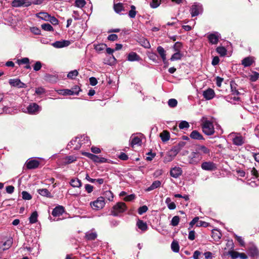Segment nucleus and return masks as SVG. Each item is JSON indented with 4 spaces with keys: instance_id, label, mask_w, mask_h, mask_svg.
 Instances as JSON below:
<instances>
[{
    "instance_id": "1",
    "label": "nucleus",
    "mask_w": 259,
    "mask_h": 259,
    "mask_svg": "<svg viewBox=\"0 0 259 259\" xmlns=\"http://www.w3.org/2000/svg\"><path fill=\"white\" fill-rule=\"evenodd\" d=\"M203 132L206 135L210 136L214 134V128L212 122L205 120L202 124Z\"/></svg>"
},
{
    "instance_id": "2",
    "label": "nucleus",
    "mask_w": 259,
    "mask_h": 259,
    "mask_svg": "<svg viewBox=\"0 0 259 259\" xmlns=\"http://www.w3.org/2000/svg\"><path fill=\"white\" fill-rule=\"evenodd\" d=\"M126 209V205L124 202H118L113 206L111 214L113 216H117L119 213L124 212Z\"/></svg>"
},
{
    "instance_id": "3",
    "label": "nucleus",
    "mask_w": 259,
    "mask_h": 259,
    "mask_svg": "<svg viewBox=\"0 0 259 259\" xmlns=\"http://www.w3.org/2000/svg\"><path fill=\"white\" fill-rule=\"evenodd\" d=\"M79 142L80 143L81 146L83 145H84V146H90L91 144L88 137L82 136L80 138L77 137L71 140L68 144V146H70L71 145H75L76 143L78 144Z\"/></svg>"
},
{
    "instance_id": "4",
    "label": "nucleus",
    "mask_w": 259,
    "mask_h": 259,
    "mask_svg": "<svg viewBox=\"0 0 259 259\" xmlns=\"http://www.w3.org/2000/svg\"><path fill=\"white\" fill-rule=\"evenodd\" d=\"M229 136L232 138V142L236 146H242L245 142V139L240 134L232 133Z\"/></svg>"
},
{
    "instance_id": "5",
    "label": "nucleus",
    "mask_w": 259,
    "mask_h": 259,
    "mask_svg": "<svg viewBox=\"0 0 259 259\" xmlns=\"http://www.w3.org/2000/svg\"><path fill=\"white\" fill-rule=\"evenodd\" d=\"M105 205V198L103 196L98 197L95 201L90 203L91 207L96 210L102 209L104 207Z\"/></svg>"
},
{
    "instance_id": "6",
    "label": "nucleus",
    "mask_w": 259,
    "mask_h": 259,
    "mask_svg": "<svg viewBox=\"0 0 259 259\" xmlns=\"http://www.w3.org/2000/svg\"><path fill=\"white\" fill-rule=\"evenodd\" d=\"M40 110L41 108L36 103H33L28 105L26 108V110H23V111L29 114H36L38 113Z\"/></svg>"
},
{
    "instance_id": "7",
    "label": "nucleus",
    "mask_w": 259,
    "mask_h": 259,
    "mask_svg": "<svg viewBox=\"0 0 259 259\" xmlns=\"http://www.w3.org/2000/svg\"><path fill=\"white\" fill-rule=\"evenodd\" d=\"M202 6L199 3H195L191 6L190 10V13L192 17L198 16L202 12Z\"/></svg>"
},
{
    "instance_id": "8",
    "label": "nucleus",
    "mask_w": 259,
    "mask_h": 259,
    "mask_svg": "<svg viewBox=\"0 0 259 259\" xmlns=\"http://www.w3.org/2000/svg\"><path fill=\"white\" fill-rule=\"evenodd\" d=\"M201 159L202 157L200 153H199L197 151L192 152L189 156V163L193 165L197 164Z\"/></svg>"
},
{
    "instance_id": "9",
    "label": "nucleus",
    "mask_w": 259,
    "mask_h": 259,
    "mask_svg": "<svg viewBox=\"0 0 259 259\" xmlns=\"http://www.w3.org/2000/svg\"><path fill=\"white\" fill-rule=\"evenodd\" d=\"M201 168L205 170H213L217 168L215 163L212 162H203L201 164Z\"/></svg>"
},
{
    "instance_id": "10",
    "label": "nucleus",
    "mask_w": 259,
    "mask_h": 259,
    "mask_svg": "<svg viewBox=\"0 0 259 259\" xmlns=\"http://www.w3.org/2000/svg\"><path fill=\"white\" fill-rule=\"evenodd\" d=\"M220 37V34L218 32H215L208 34L207 38L210 44L215 45L218 44Z\"/></svg>"
},
{
    "instance_id": "11",
    "label": "nucleus",
    "mask_w": 259,
    "mask_h": 259,
    "mask_svg": "<svg viewBox=\"0 0 259 259\" xmlns=\"http://www.w3.org/2000/svg\"><path fill=\"white\" fill-rule=\"evenodd\" d=\"M183 170L180 167L175 166L171 168L170 170V175L174 178H178L182 175Z\"/></svg>"
},
{
    "instance_id": "12",
    "label": "nucleus",
    "mask_w": 259,
    "mask_h": 259,
    "mask_svg": "<svg viewBox=\"0 0 259 259\" xmlns=\"http://www.w3.org/2000/svg\"><path fill=\"white\" fill-rule=\"evenodd\" d=\"M12 5L14 7H28L30 6L28 0H14Z\"/></svg>"
},
{
    "instance_id": "13",
    "label": "nucleus",
    "mask_w": 259,
    "mask_h": 259,
    "mask_svg": "<svg viewBox=\"0 0 259 259\" xmlns=\"http://www.w3.org/2000/svg\"><path fill=\"white\" fill-rule=\"evenodd\" d=\"M203 96L206 100H209L213 99L215 96V93L213 90L209 88L203 92Z\"/></svg>"
},
{
    "instance_id": "14",
    "label": "nucleus",
    "mask_w": 259,
    "mask_h": 259,
    "mask_svg": "<svg viewBox=\"0 0 259 259\" xmlns=\"http://www.w3.org/2000/svg\"><path fill=\"white\" fill-rule=\"evenodd\" d=\"M70 42L69 40H63L56 41L52 44V46L56 48H62L69 46Z\"/></svg>"
},
{
    "instance_id": "15",
    "label": "nucleus",
    "mask_w": 259,
    "mask_h": 259,
    "mask_svg": "<svg viewBox=\"0 0 259 259\" xmlns=\"http://www.w3.org/2000/svg\"><path fill=\"white\" fill-rule=\"evenodd\" d=\"M39 165V162L36 159H31L27 161L26 165L28 169H34L37 168Z\"/></svg>"
},
{
    "instance_id": "16",
    "label": "nucleus",
    "mask_w": 259,
    "mask_h": 259,
    "mask_svg": "<svg viewBox=\"0 0 259 259\" xmlns=\"http://www.w3.org/2000/svg\"><path fill=\"white\" fill-rule=\"evenodd\" d=\"M16 63L19 65H21L22 64H25L26 66L24 67L25 69H29L31 68L30 66V61L28 58L25 57L21 59H18L16 61Z\"/></svg>"
},
{
    "instance_id": "17",
    "label": "nucleus",
    "mask_w": 259,
    "mask_h": 259,
    "mask_svg": "<svg viewBox=\"0 0 259 259\" xmlns=\"http://www.w3.org/2000/svg\"><path fill=\"white\" fill-rule=\"evenodd\" d=\"M64 212V208L62 206H56L52 211V214L54 217H59L62 215Z\"/></svg>"
},
{
    "instance_id": "18",
    "label": "nucleus",
    "mask_w": 259,
    "mask_h": 259,
    "mask_svg": "<svg viewBox=\"0 0 259 259\" xmlns=\"http://www.w3.org/2000/svg\"><path fill=\"white\" fill-rule=\"evenodd\" d=\"M9 83L13 87L18 88H24V83L22 82L19 79H11L9 80Z\"/></svg>"
},
{
    "instance_id": "19",
    "label": "nucleus",
    "mask_w": 259,
    "mask_h": 259,
    "mask_svg": "<svg viewBox=\"0 0 259 259\" xmlns=\"http://www.w3.org/2000/svg\"><path fill=\"white\" fill-rule=\"evenodd\" d=\"M254 62V59L252 57H247L242 60V64L244 67H246L250 66Z\"/></svg>"
},
{
    "instance_id": "20",
    "label": "nucleus",
    "mask_w": 259,
    "mask_h": 259,
    "mask_svg": "<svg viewBox=\"0 0 259 259\" xmlns=\"http://www.w3.org/2000/svg\"><path fill=\"white\" fill-rule=\"evenodd\" d=\"M196 151L200 153V154H208L209 155L210 151V150L207 148L206 146L204 145H199L197 148Z\"/></svg>"
},
{
    "instance_id": "21",
    "label": "nucleus",
    "mask_w": 259,
    "mask_h": 259,
    "mask_svg": "<svg viewBox=\"0 0 259 259\" xmlns=\"http://www.w3.org/2000/svg\"><path fill=\"white\" fill-rule=\"evenodd\" d=\"M190 137L191 139L194 140H201L204 139L203 136L196 130H194L191 133Z\"/></svg>"
},
{
    "instance_id": "22",
    "label": "nucleus",
    "mask_w": 259,
    "mask_h": 259,
    "mask_svg": "<svg viewBox=\"0 0 259 259\" xmlns=\"http://www.w3.org/2000/svg\"><path fill=\"white\" fill-rule=\"evenodd\" d=\"M235 84H231V93L232 95H234V97H231V98H233L234 100L235 101H238L239 100V98L237 96L239 94V92L236 89Z\"/></svg>"
},
{
    "instance_id": "23",
    "label": "nucleus",
    "mask_w": 259,
    "mask_h": 259,
    "mask_svg": "<svg viewBox=\"0 0 259 259\" xmlns=\"http://www.w3.org/2000/svg\"><path fill=\"white\" fill-rule=\"evenodd\" d=\"M211 234V237L215 241H219L222 237L221 232L217 229H213Z\"/></svg>"
},
{
    "instance_id": "24",
    "label": "nucleus",
    "mask_w": 259,
    "mask_h": 259,
    "mask_svg": "<svg viewBox=\"0 0 259 259\" xmlns=\"http://www.w3.org/2000/svg\"><path fill=\"white\" fill-rule=\"evenodd\" d=\"M46 81L50 82H56L58 80V76L56 75L47 74L45 75Z\"/></svg>"
},
{
    "instance_id": "25",
    "label": "nucleus",
    "mask_w": 259,
    "mask_h": 259,
    "mask_svg": "<svg viewBox=\"0 0 259 259\" xmlns=\"http://www.w3.org/2000/svg\"><path fill=\"white\" fill-rule=\"evenodd\" d=\"M35 15L37 18L46 21H48L49 18H50V15L46 12H40L36 14Z\"/></svg>"
},
{
    "instance_id": "26",
    "label": "nucleus",
    "mask_w": 259,
    "mask_h": 259,
    "mask_svg": "<svg viewBox=\"0 0 259 259\" xmlns=\"http://www.w3.org/2000/svg\"><path fill=\"white\" fill-rule=\"evenodd\" d=\"M161 183L160 181H154L152 185L147 188L145 190L146 191H150L155 189H156L160 186Z\"/></svg>"
},
{
    "instance_id": "27",
    "label": "nucleus",
    "mask_w": 259,
    "mask_h": 259,
    "mask_svg": "<svg viewBox=\"0 0 259 259\" xmlns=\"http://www.w3.org/2000/svg\"><path fill=\"white\" fill-rule=\"evenodd\" d=\"M137 226L139 229H140L143 231H145L148 229V226L146 223L140 220H138V221H137Z\"/></svg>"
},
{
    "instance_id": "28",
    "label": "nucleus",
    "mask_w": 259,
    "mask_h": 259,
    "mask_svg": "<svg viewBox=\"0 0 259 259\" xmlns=\"http://www.w3.org/2000/svg\"><path fill=\"white\" fill-rule=\"evenodd\" d=\"M157 51L162 58L163 62H165L166 59V52L161 46H158L157 48Z\"/></svg>"
},
{
    "instance_id": "29",
    "label": "nucleus",
    "mask_w": 259,
    "mask_h": 259,
    "mask_svg": "<svg viewBox=\"0 0 259 259\" xmlns=\"http://www.w3.org/2000/svg\"><path fill=\"white\" fill-rule=\"evenodd\" d=\"M97 237V234L96 232L90 231L85 233V238L89 240H93L95 239Z\"/></svg>"
},
{
    "instance_id": "30",
    "label": "nucleus",
    "mask_w": 259,
    "mask_h": 259,
    "mask_svg": "<svg viewBox=\"0 0 259 259\" xmlns=\"http://www.w3.org/2000/svg\"><path fill=\"white\" fill-rule=\"evenodd\" d=\"M140 57L135 52H131L128 54L127 56V60L129 61H139Z\"/></svg>"
},
{
    "instance_id": "31",
    "label": "nucleus",
    "mask_w": 259,
    "mask_h": 259,
    "mask_svg": "<svg viewBox=\"0 0 259 259\" xmlns=\"http://www.w3.org/2000/svg\"><path fill=\"white\" fill-rule=\"evenodd\" d=\"M70 184L74 188H80L82 185L81 181L77 178L71 179Z\"/></svg>"
},
{
    "instance_id": "32",
    "label": "nucleus",
    "mask_w": 259,
    "mask_h": 259,
    "mask_svg": "<svg viewBox=\"0 0 259 259\" xmlns=\"http://www.w3.org/2000/svg\"><path fill=\"white\" fill-rule=\"evenodd\" d=\"M113 8L115 12L118 14H119L120 12L124 10L123 4L121 3L114 4L113 6Z\"/></svg>"
},
{
    "instance_id": "33",
    "label": "nucleus",
    "mask_w": 259,
    "mask_h": 259,
    "mask_svg": "<svg viewBox=\"0 0 259 259\" xmlns=\"http://www.w3.org/2000/svg\"><path fill=\"white\" fill-rule=\"evenodd\" d=\"M227 255H230L232 259H236L239 257V253L232 250L231 251H229L228 252H224L223 254V256H226Z\"/></svg>"
},
{
    "instance_id": "34",
    "label": "nucleus",
    "mask_w": 259,
    "mask_h": 259,
    "mask_svg": "<svg viewBox=\"0 0 259 259\" xmlns=\"http://www.w3.org/2000/svg\"><path fill=\"white\" fill-rule=\"evenodd\" d=\"M160 137L163 142H167L170 138V135L168 132L163 131L160 134Z\"/></svg>"
},
{
    "instance_id": "35",
    "label": "nucleus",
    "mask_w": 259,
    "mask_h": 259,
    "mask_svg": "<svg viewBox=\"0 0 259 259\" xmlns=\"http://www.w3.org/2000/svg\"><path fill=\"white\" fill-rule=\"evenodd\" d=\"M57 92L59 94L62 95L63 96L73 95V94L76 93V92H73L69 89L60 90H58L57 91Z\"/></svg>"
},
{
    "instance_id": "36",
    "label": "nucleus",
    "mask_w": 259,
    "mask_h": 259,
    "mask_svg": "<svg viewBox=\"0 0 259 259\" xmlns=\"http://www.w3.org/2000/svg\"><path fill=\"white\" fill-rule=\"evenodd\" d=\"M76 160V157L74 156H66L63 159V163L65 164L71 163Z\"/></svg>"
},
{
    "instance_id": "37",
    "label": "nucleus",
    "mask_w": 259,
    "mask_h": 259,
    "mask_svg": "<svg viewBox=\"0 0 259 259\" xmlns=\"http://www.w3.org/2000/svg\"><path fill=\"white\" fill-rule=\"evenodd\" d=\"M165 203L167 204L168 209L170 210H174L176 208L175 203L173 202H171V199L169 197L166 198Z\"/></svg>"
},
{
    "instance_id": "38",
    "label": "nucleus",
    "mask_w": 259,
    "mask_h": 259,
    "mask_svg": "<svg viewBox=\"0 0 259 259\" xmlns=\"http://www.w3.org/2000/svg\"><path fill=\"white\" fill-rule=\"evenodd\" d=\"M104 198H106L110 201H112L114 198L113 193L111 191H106L103 193Z\"/></svg>"
},
{
    "instance_id": "39",
    "label": "nucleus",
    "mask_w": 259,
    "mask_h": 259,
    "mask_svg": "<svg viewBox=\"0 0 259 259\" xmlns=\"http://www.w3.org/2000/svg\"><path fill=\"white\" fill-rule=\"evenodd\" d=\"M38 214L36 211H33L29 218L30 224H34L37 221Z\"/></svg>"
},
{
    "instance_id": "40",
    "label": "nucleus",
    "mask_w": 259,
    "mask_h": 259,
    "mask_svg": "<svg viewBox=\"0 0 259 259\" xmlns=\"http://www.w3.org/2000/svg\"><path fill=\"white\" fill-rule=\"evenodd\" d=\"M38 192L41 196H46L50 198L52 197L51 193L47 189H39L38 190Z\"/></svg>"
},
{
    "instance_id": "41",
    "label": "nucleus",
    "mask_w": 259,
    "mask_h": 259,
    "mask_svg": "<svg viewBox=\"0 0 259 259\" xmlns=\"http://www.w3.org/2000/svg\"><path fill=\"white\" fill-rule=\"evenodd\" d=\"M172 152V150H171L170 151L168 152V153L166 155V156L164 158V162H169L174 158L175 156L177 154L176 153H174L173 155H172L171 153Z\"/></svg>"
},
{
    "instance_id": "42",
    "label": "nucleus",
    "mask_w": 259,
    "mask_h": 259,
    "mask_svg": "<svg viewBox=\"0 0 259 259\" xmlns=\"http://www.w3.org/2000/svg\"><path fill=\"white\" fill-rule=\"evenodd\" d=\"M131 10L128 12V16L131 18H135L137 12L136 10V7L134 5L131 6Z\"/></svg>"
},
{
    "instance_id": "43",
    "label": "nucleus",
    "mask_w": 259,
    "mask_h": 259,
    "mask_svg": "<svg viewBox=\"0 0 259 259\" xmlns=\"http://www.w3.org/2000/svg\"><path fill=\"white\" fill-rule=\"evenodd\" d=\"M182 57V54L180 53V52H177L171 56L170 60L171 61H174L176 60H180Z\"/></svg>"
},
{
    "instance_id": "44",
    "label": "nucleus",
    "mask_w": 259,
    "mask_h": 259,
    "mask_svg": "<svg viewBox=\"0 0 259 259\" xmlns=\"http://www.w3.org/2000/svg\"><path fill=\"white\" fill-rule=\"evenodd\" d=\"M106 47L107 45L105 44H100L94 45V49L98 52H100L104 50Z\"/></svg>"
},
{
    "instance_id": "45",
    "label": "nucleus",
    "mask_w": 259,
    "mask_h": 259,
    "mask_svg": "<svg viewBox=\"0 0 259 259\" xmlns=\"http://www.w3.org/2000/svg\"><path fill=\"white\" fill-rule=\"evenodd\" d=\"M226 247L224 248L225 250L228 249L231 251L234 249V244L232 240H228L226 243Z\"/></svg>"
},
{
    "instance_id": "46",
    "label": "nucleus",
    "mask_w": 259,
    "mask_h": 259,
    "mask_svg": "<svg viewBox=\"0 0 259 259\" xmlns=\"http://www.w3.org/2000/svg\"><path fill=\"white\" fill-rule=\"evenodd\" d=\"M216 51L221 56H225L227 53V50L224 47H218L216 49Z\"/></svg>"
},
{
    "instance_id": "47",
    "label": "nucleus",
    "mask_w": 259,
    "mask_h": 259,
    "mask_svg": "<svg viewBox=\"0 0 259 259\" xmlns=\"http://www.w3.org/2000/svg\"><path fill=\"white\" fill-rule=\"evenodd\" d=\"M78 75V72L77 70H72L67 74V77L70 79H74Z\"/></svg>"
},
{
    "instance_id": "48",
    "label": "nucleus",
    "mask_w": 259,
    "mask_h": 259,
    "mask_svg": "<svg viewBox=\"0 0 259 259\" xmlns=\"http://www.w3.org/2000/svg\"><path fill=\"white\" fill-rule=\"evenodd\" d=\"M190 125L189 122L185 120H183L180 122L179 125V127L181 130L187 129L189 127Z\"/></svg>"
},
{
    "instance_id": "49",
    "label": "nucleus",
    "mask_w": 259,
    "mask_h": 259,
    "mask_svg": "<svg viewBox=\"0 0 259 259\" xmlns=\"http://www.w3.org/2000/svg\"><path fill=\"white\" fill-rule=\"evenodd\" d=\"M179 222L180 217L179 216L176 215L172 218L170 222V225L174 227H175L178 225Z\"/></svg>"
},
{
    "instance_id": "50",
    "label": "nucleus",
    "mask_w": 259,
    "mask_h": 259,
    "mask_svg": "<svg viewBox=\"0 0 259 259\" xmlns=\"http://www.w3.org/2000/svg\"><path fill=\"white\" fill-rule=\"evenodd\" d=\"M41 28L45 31H54L53 27L48 23L43 24L41 25Z\"/></svg>"
},
{
    "instance_id": "51",
    "label": "nucleus",
    "mask_w": 259,
    "mask_h": 259,
    "mask_svg": "<svg viewBox=\"0 0 259 259\" xmlns=\"http://www.w3.org/2000/svg\"><path fill=\"white\" fill-rule=\"evenodd\" d=\"M171 248L172 250L175 252H178L179 251V245L177 242L173 241L171 244Z\"/></svg>"
},
{
    "instance_id": "52",
    "label": "nucleus",
    "mask_w": 259,
    "mask_h": 259,
    "mask_svg": "<svg viewBox=\"0 0 259 259\" xmlns=\"http://www.w3.org/2000/svg\"><path fill=\"white\" fill-rule=\"evenodd\" d=\"M249 253L251 256H256L258 255V250L255 247H251L249 249Z\"/></svg>"
},
{
    "instance_id": "53",
    "label": "nucleus",
    "mask_w": 259,
    "mask_h": 259,
    "mask_svg": "<svg viewBox=\"0 0 259 259\" xmlns=\"http://www.w3.org/2000/svg\"><path fill=\"white\" fill-rule=\"evenodd\" d=\"M141 143V140L140 138H138V137H135L132 139L131 144L132 146L133 147L135 145H140Z\"/></svg>"
},
{
    "instance_id": "54",
    "label": "nucleus",
    "mask_w": 259,
    "mask_h": 259,
    "mask_svg": "<svg viewBox=\"0 0 259 259\" xmlns=\"http://www.w3.org/2000/svg\"><path fill=\"white\" fill-rule=\"evenodd\" d=\"M85 4L86 2L84 0H76L75 2V6L80 8L83 7Z\"/></svg>"
},
{
    "instance_id": "55",
    "label": "nucleus",
    "mask_w": 259,
    "mask_h": 259,
    "mask_svg": "<svg viewBox=\"0 0 259 259\" xmlns=\"http://www.w3.org/2000/svg\"><path fill=\"white\" fill-rule=\"evenodd\" d=\"M250 80L251 81H255L258 79L259 78V73L257 72H253L252 74H251L250 76Z\"/></svg>"
},
{
    "instance_id": "56",
    "label": "nucleus",
    "mask_w": 259,
    "mask_h": 259,
    "mask_svg": "<svg viewBox=\"0 0 259 259\" xmlns=\"http://www.w3.org/2000/svg\"><path fill=\"white\" fill-rule=\"evenodd\" d=\"M160 4L158 0H152L150 3V6L152 8H157Z\"/></svg>"
},
{
    "instance_id": "57",
    "label": "nucleus",
    "mask_w": 259,
    "mask_h": 259,
    "mask_svg": "<svg viewBox=\"0 0 259 259\" xmlns=\"http://www.w3.org/2000/svg\"><path fill=\"white\" fill-rule=\"evenodd\" d=\"M234 236L235 237V238L236 239V240L241 246H244L245 243L242 237L238 236L235 234H234Z\"/></svg>"
},
{
    "instance_id": "58",
    "label": "nucleus",
    "mask_w": 259,
    "mask_h": 259,
    "mask_svg": "<svg viewBox=\"0 0 259 259\" xmlns=\"http://www.w3.org/2000/svg\"><path fill=\"white\" fill-rule=\"evenodd\" d=\"M182 44L179 41H177L175 44L172 48L176 52H180V49L182 48Z\"/></svg>"
},
{
    "instance_id": "59",
    "label": "nucleus",
    "mask_w": 259,
    "mask_h": 259,
    "mask_svg": "<svg viewBox=\"0 0 259 259\" xmlns=\"http://www.w3.org/2000/svg\"><path fill=\"white\" fill-rule=\"evenodd\" d=\"M22 198L24 200H29L32 198L31 195L26 191L22 192Z\"/></svg>"
},
{
    "instance_id": "60",
    "label": "nucleus",
    "mask_w": 259,
    "mask_h": 259,
    "mask_svg": "<svg viewBox=\"0 0 259 259\" xmlns=\"http://www.w3.org/2000/svg\"><path fill=\"white\" fill-rule=\"evenodd\" d=\"M42 64L41 63L38 61L35 62L34 66H33V70L35 71H38L41 68Z\"/></svg>"
},
{
    "instance_id": "61",
    "label": "nucleus",
    "mask_w": 259,
    "mask_h": 259,
    "mask_svg": "<svg viewBox=\"0 0 259 259\" xmlns=\"http://www.w3.org/2000/svg\"><path fill=\"white\" fill-rule=\"evenodd\" d=\"M178 102L175 99H170L168 101V105L170 107H175L177 105Z\"/></svg>"
},
{
    "instance_id": "62",
    "label": "nucleus",
    "mask_w": 259,
    "mask_h": 259,
    "mask_svg": "<svg viewBox=\"0 0 259 259\" xmlns=\"http://www.w3.org/2000/svg\"><path fill=\"white\" fill-rule=\"evenodd\" d=\"M148 210V207L146 205H143L141 206L138 209V213L139 214H142L145 213Z\"/></svg>"
},
{
    "instance_id": "63",
    "label": "nucleus",
    "mask_w": 259,
    "mask_h": 259,
    "mask_svg": "<svg viewBox=\"0 0 259 259\" xmlns=\"http://www.w3.org/2000/svg\"><path fill=\"white\" fill-rule=\"evenodd\" d=\"M48 21L50 22L53 25H58L59 23V21L57 18H56L54 16H51L50 15V18H49Z\"/></svg>"
},
{
    "instance_id": "64",
    "label": "nucleus",
    "mask_w": 259,
    "mask_h": 259,
    "mask_svg": "<svg viewBox=\"0 0 259 259\" xmlns=\"http://www.w3.org/2000/svg\"><path fill=\"white\" fill-rule=\"evenodd\" d=\"M30 30L34 34L39 35L40 34V30L36 27L31 28Z\"/></svg>"
}]
</instances>
